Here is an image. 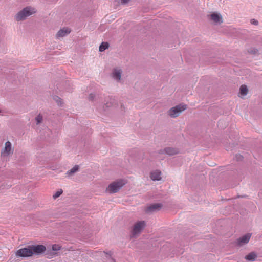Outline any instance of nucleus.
Returning <instances> with one entry per match:
<instances>
[{
	"instance_id": "nucleus-1",
	"label": "nucleus",
	"mask_w": 262,
	"mask_h": 262,
	"mask_svg": "<svg viewBox=\"0 0 262 262\" xmlns=\"http://www.w3.org/2000/svg\"><path fill=\"white\" fill-rule=\"evenodd\" d=\"M36 10L35 8L31 6L26 7L21 11H19L14 16L15 19L17 21L25 20L28 17L35 13Z\"/></svg>"
},
{
	"instance_id": "nucleus-2",
	"label": "nucleus",
	"mask_w": 262,
	"mask_h": 262,
	"mask_svg": "<svg viewBox=\"0 0 262 262\" xmlns=\"http://www.w3.org/2000/svg\"><path fill=\"white\" fill-rule=\"evenodd\" d=\"M14 148L12 143L9 141H6L1 150V157L2 159H7L12 156L14 154Z\"/></svg>"
},
{
	"instance_id": "nucleus-3",
	"label": "nucleus",
	"mask_w": 262,
	"mask_h": 262,
	"mask_svg": "<svg viewBox=\"0 0 262 262\" xmlns=\"http://www.w3.org/2000/svg\"><path fill=\"white\" fill-rule=\"evenodd\" d=\"M126 181L124 179H119L111 183L106 188V191L110 193L117 192L125 184Z\"/></svg>"
},
{
	"instance_id": "nucleus-4",
	"label": "nucleus",
	"mask_w": 262,
	"mask_h": 262,
	"mask_svg": "<svg viewBox=\"0 0 262 262\" xmlns=\"http://www.w3.org/2000/svg\"><path fill=\"white\" fill-rule=\"evenodd\" d=\"M187 108V105L179 104L172 107L167 111V114L171 118H175L178 117Z\"/></svg>"
},
{
	"instance_id": "nucleus-5",
	"label": "nucleus",
	"mask_w": 262,
	"mask_h": 262,
	"mask_svg": "<svg viewBox=\"0 0 262 262\" xmlns=\"http://www.w3.org/2000/svg\"><path fill=\"white\" fill-rule=\"evenodd\" d=\"M145 226V222L143 221H138L135 224L133 227L132 233V236L136 237L138 236L144 229Z\"/></svg>"
},
{
	"instance_id": "nucleus-6",
	"label": "nucleus",
	"mask_w": 262,
	"mask_h": 262,
	"mask_svg": "<svg viewBox=\"0 0 262 262\" xmlns=\"http://www.w3.org/2000/svg\"><path fill=\"white\" fill-rule=\"evenodd\" d=\"M208 18L214 24L221 25L223 22L222 15L217 12H214L208 15Z\"/></svg>"
},
{
	"instance_id": "nucleus-7",
	"label": "nucleus",
	"mask_w": 262,
	"mask_h": 262,
	"mask_svg": "<svg viewBox=\"0 0 262 262\" xmlns=\"http://www.w3.org/2000/svg\"><path fill=\"white\" fill-rule=\"evenodd\" d=\"M16 255L19 257H30L32 256V252L30 248V245L27 247L18 250L16 252Z\"/></svg>"
},
{
	"instance_id": "nucleus-8",
	"label": "nucleus",
	"mask_w": 262,
	"mask_h": 262,
	"mask_svg": "<svg viewBox=\"0 0 262 262\" xmlns=\"http://www.w3.org/2000/svg\"><path fill=\"white\" fill-rule=\"evenodd\" d=\"M31 252H32V255H39L44 252L46 248L45 246L42 245H30Z\"/></svg>"
},
{
	"instance_id": "nucleus-9",
	"label": "nucleus",
	"mask_w": 262,
	"mask_h": 262,
	"mask_svg": "<svg viewBox=\"0 0 262 262\" xmlns=\"http://www.w3.org/2000/svg\"><path fill=\"white\" fill-rule=\"evenodd\" d=\"M122 70L120 68H114L111 74L112 77L117 82H120L121 79Z\"/></svg>"
},
{
	"instance_id": "nucleus-10",
	"label": "nucleus",
	"mask_w": 262,
	"mask_h": 262,
	"mask_svg": "<svg viewBox=\"0 0 262 262\" xmlns=\"http://www.w3.org/2000/svg\"><path fill=\"white\" fill-rule=\"evenodd\" d=\"M162 172L160 170L156 169L150 172V178L152 181H160L162 179Z\"/></svg>"
},
{
	"instance_id": "nucleus-11",
	"label": "nucleus",
	"mask_w": 262,
	"mask_h": 262,
	"mask_svg": "<svg viewBox=\"0 0 262 262\" xmlns=\"http://www.w3.org/2000/svg\"><path fill=\"white\" fill-rule=\"evenodd\" d=\"M71 32V30L69 28H63L59 30L56 35V38L59 39L68 35Z\"/></svg>"
},
{
	"instance_id": "nucleus-12",
	"label": "nucleus",
	"mask_w": 262,
	"mask_h": 262,
	"mask_svg": "<svg viewBox=\"0 0 262 262\" xmlns=\"http://www.w3.org/2000/svg\"><path fill=\"white\" fill-rule=\"evenodd\" d=\"M251 237V234H247L241 238H238L237 241V244L238 246H243L247 243H248L249 241V239Z\"/></svg>"
},
{
	"instance_id": "nucleus-13",
	"label": "nucleus",
	"mask_w": 262,
	"mask_h": 262,
	"mask_svg": "<svg viewBox=\"0 0 262 262\" xmlns=\"http://www.w3.org/2000/svg\"><path fill=\"white\" fill-rule=\"evenodd\" d=\"M163 151L169 156H173L179 153L178 149L170 147L165 148Z\"/></svg>"
},
{
	"instance_id": "nucleus-14",
	"label": "nucleus",
	"mask_w": 262,
	"mask_h": 262,
	"mask_svg": "<svg viewBox=\"0 0 262 262\" xmlns=\"http://www.w3.org/2000/svg\"><path fill=\"white\" fill-rule=\"evenodd\" d=\"M79 170V166L77 165H75L72 168L68 170L66 174L67 177H70L73 176L76 172Z\"/></svg>"
},
{
	"instance_id": "nucleus-15",
	"label": "nucleus",
	"mask_w": 262,
	"mask_h": 262,
	"mask_svg": "<svg viewBox=\"0 0 262 262\" xmlns=\"http://www.w3.org/2000/svg\"><path fill=\"white\" fill-rule=\"evenodd\" d=\"M161 205L160 204H154L150 205L147 208V211H155L159 210Z\"/></svg>"
},
{
	"instance_id": "nucleus-16",
	"label": "nucleus",
	"mask_w": 262,
	"mask_h": 262,
	"mask_svg": "<svg viewBox=\"0 0 262 262\" xmlns=\"http://www.w3.org/2000/svg\"><path fill=\"white\" fill-rule=\"evenodd\" d=\"M257 257V255L254 252H251L245 256V259L248 261H253Z\"/></svg>"
},
{
	"instance_id": "nucleus-17",
	"label": "nucleus",
	"mask_w": 262,
	"mask_h": 262,
	"mask_svg": "<svg viewBox=\"0 0 262 262\" xmlns=\"http://www.w3.org/2000/svg\"><path fill=\"white\" fill-rule=\"evenodd\" d=\"M248 89L245 85H242L240 87L239 95L241 97L245 96L247 94Z\"/></svg>"
},
{
	"instance_id": "nucleus-18",
	"label": "nucleus",
	"mask_w": 262,
	"mask_h": 262,
	"mask_svg": "<svg viewBox=\"0 0 262 262\" xmlns=\"http://www.w3.org/2000/svg\"><path fill=\"white\" fill-rule=\"evenodd\" d=\"M36 125H39L40 123H42L43 121V116L41 114H38L35 118Z\"/></svg>"
},
{
	"instance_id": "nucleus-19",
	"label": "nucleus",
	"mask_w": 262,
	"mask_h": 262,
	"mask_svg": "<svg viewBox=\"0 0 262 262\" xmlns=\"http://www.w3.org/2000/svg\"><path fill=\"white\" fill-rule=\"evenodd\" d=\"M108 48L107 42H102L99 47V51L103 52Z\"/></svg>"
},
{
	"instance_id": "nucleus-20",
	"label": "nucleus",
	"mask_w": 262,
	"mask_h": 262,
	"mask_svg": "<svg viewBox=\"0 0 262 262\" xmlns=\"http://www.w3.org/2000/svg\"><path fill=\"white\" fill-rule=\"evenodd\" d=\"M247 52L251 54L255 55L257 54L258 52V51L257 49L254 47L250 48L248 49Z\"/></svg>"
},
{
	"instance_id": "nucleus-21",
	"label": "nucleus",
	"mask_w": 262,
	"mask_h": 262,
	"mask_svg": "<svg viewBox=\"0 0 262 262\" xmlns=\"http://www.w3.org/2000/svg\"><path fill=\"white\" fill-rule=\"evenodd\" d=\"M61 249V246L58 244H54L52 246V250L54 251H59Z\"/></svg>"
},
{
	"instance_id": "nucleus-22",
	"label": "nucleus",
	"mask_w": 262,
	"mask_h": 262,
	"mask_svg": "<svg viewBox=\"0 0 262 262\" xmlns=\"http://www.w3.org/2000/svg\"><path fill=\"white\" fill-rule=\"evenodd\" d=\"M54 100L57 103L58 105H61L63 103L62 99L58 96H54Z\"/></svg>"
},
{
	"instance_id": "nucleus-23",
	"label": "nucleus",
	"mask_w": 262,
	"mask_h": 262,
	"mask_svg": "<svg viewBox=\"0 0 262 262\" xmlns=\"http://www.w3.org/2000/svg\"><path fill=\"white\" fill-rule=\"evenodd\" d=\"M63 192V191L62 189H59L57 192H55V194H53V198L54 199H56V198H58Z\"/></svg>"
},
{
	"instance_id": "nucleus-24",
	"label": "nucleus",
	"mask_w": 262,
	"mask_h": 262,
	"mask_svg": "<svg viewBox=\"0 0 262 262\" xmlns=\"http://www.w3.org/2000/svg\"><path fill=\"white\" fill-rule=\"evenodd\" d=\"M47 254H50V256H48V258H51L53 257V256H54L55 255H57L58 254V253H55V252L49 253V251L48 250V251H47Z\"/></svg>"
},
{
	"instance_id": "nucleus-25",
	"label": "nucleus",
	"mask_w": 262,
	"mask_h": 262,
	"mask_svg": "<svg viewBox=\"0 0 262 262\" xmlns=\"http://www.w3.org/2000/svg\"><path fill=\"white\" fill-rule=\"evenodd\" d=\"M250 23L256 26L258 25V21L255 19H251L250 20Z\"/></svg>"
},
{
	"instance_id": "nucleus-26",
	"label": "nucleus",
	"mask_w": 262,
	"mask_h": 262,
	"mask_svg": "<svg viewBox=\"0 0 262 262\" xmlns=\"http://www.w3.org/2000/svg\"><path fill=\"white\" fill-rule=\"evenodd\" d=\"M236 159H237V160H242V159L243 158V157H242L241 155H236Z\"/></svg>"
},
{
	"instance_id": "nucleus-27",
	"label": "nucleus",
	"mask_w": 262,
	"mask_h": 262,
	"mask_svg": "<svg viewBox=\"0 0 262 262\" xmlns=\"http://www.w3.org/2000/svg\"><path fill=\"white\" fill-rule=\"evenodd\" d=\"M129 1V0H121V2L122 3H127V2H128Z\"/></svg>"
},
{
	"instance_id": "nucleus-28",
	"label": "nucleus",
	"mask_w": 262,
	"mask_h": 262,
	"mask_svg": "<svg viewBox=\"0 0 262 262\" xmlns=\"http://www.w3.org/2000/svg\"><path fill=\"white\" fill-rule=\"evenodd\" d=\"M90 98H91V99H92V100L93 99V95H92V94H91V95H90Z\"/></svg>"
},
{
	"instance_id": "nucleus-29",
	"label": "nucleus",
	"mask_w": 262,
	"mask_h": 262,
	"mask_svg": "<svg viewBox=\"0 0 262 262\" xmlns=\"http://www.w3.org/2000/svg\"><path fill=\"white\" fill-rule=\"evenodd\" d=\"M2 110L0 108V114H1V115H3L2 114H2Z\"/></svg>"
},
{
	"instance_id": "nucleus-30",
	"label": "nucleus",
	"mask_w": 262,
	"mask_h": 262,
	"mask_svg": "<svg viewBox=\"0 0 262 262\" xmlns=\"http://www.w3.org/2000/svg\"><path fill=\"white\" fill-rule=\"evenodd\" d=\"M111 260L113 261V262H114V260L113 259L111 258Z\"/></svg>"
}]
</instances>
